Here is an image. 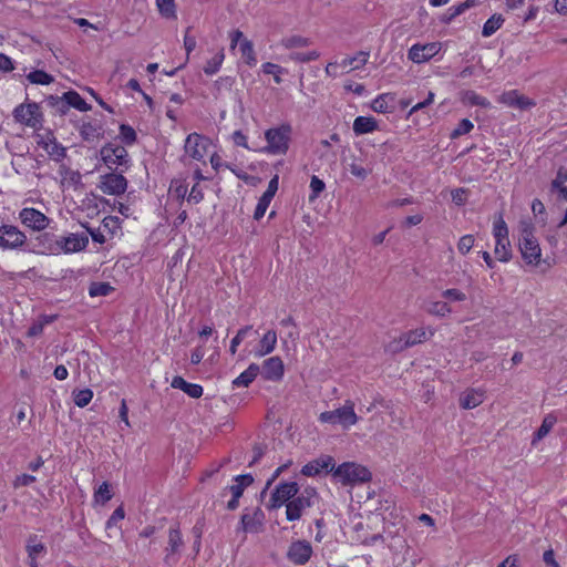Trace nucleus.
I'll return each instance as SVG.
<instances>
[{"label":"nucleus","mask_w":567,"mask_h":567,"mask_svg":"<svg viewBox=\"0 0 567 567\" xmlns=\"http://www.w3.org/2000/svg\"><path fill=\"white\" fill-rule=\"evenodd\" d=\"M461 101L470 105H477L482 107L491 106V103L486 97L478 95L475 91L472 90L463 91L461 93Z\"/></svg>","instance_id":"c85d7f7f"},{"label":"nucleus","mask_w":567,"mask_h":567,"mask_svg":"<svg viewBox=\"0 0 567 567\" xmlns=\"http://www.w3.org/2000/svg\"><path fill=\"white\" fill-rule=\"evenodd\" d=\"M265 514L261 508H254L252 513H244L240 518L238 532L258 534L264 530Z\"/></svg>","instance_id":"ddd939ff"},{"label":"nucleus","mask_w":567,"mask_h":567,"mask_svg":"<svg viewBox=\"0 0 567 567\" xmlns=\"http://www.w3.org/2000/svg\"><path fill=\"white\" fill-rule=\"evenodd\" d=\"M334 466H336V463H334L333 457L329 456V455H323V456H320V457L307 463L302 467L301 473L305 476H316L322 472L333 474Z\"/></svg>","instance_id":"dca6fc26"},{"label":"nucleus","mask_w":567,"mask_h":567,"mask_svg":"<svg viewBox=\"0 0 567 567\" xmlns=\"http://www.w3.org/2000/svg\"><path fill=\"white\" fill-rule=\"evenodd\" d=\"M404 343H405V340H404L403 336H401L400 338L394 339L391 342H389L385 346V350L391 353L401 352V351L408 349V346H404Z\"/></svg>","instance_id":"13d9d810"},{"label":"nucleus","mask_w":567,"mask_h":567,"mask_svg":"<svg viewBox=\"0 0 567 567\" xmlns=\"http://www.w3.org/2000/svg\"><path fill=\"white\" fill-rule=\"evenodd\" d=\"M369 53L367 52H359L354 56L346 58L343 59L339 65L343 69L351 68L352 70L359 69L360 66L364 65L368 61Z\"/></svg>","instance_id":"7c9ffc66"},{"label":"nucleus","mask_w":567,"mask_h":567,"mask_svg":"<svg viewBox=\"0 0 567 567\" xmlns=\"http://www.w3.org/2000/svg\"><path fill=\"white\" fill-rule=\"evenodd\" d=\"M333 477L342 485H354L371 480V473L362 465L355 463H343L333 470Z\"/></svg>","instance_id":"f03ea898"},{"label":"nucleus","mask_w":567,"mask_h":567,"mask_svg":"<svg viewBox=\"0 0 567 567\" xmlns=\"http://www.w3.org/2000/svg\"><path fill=\"white\" fill-rule=\"evenodd\" d=\"M224 59H225L224 51L220 50L210 60L207 61L206 65L204 66V72L207 75H213V74L217 73L223 64Z\"/></svg>","instance_id":"4c0bfd02"},{"label":"nucleus","mask_w":567,"mask_h":567,"mask_svg":"<svg viewBox=\"0 0 567 567\" xmlns=\"http://www.w3.org/2000/svg\"><path fill=\"white\" fill-rule=\"evenodd\" d=\"M28 555L30 560H35L37 557L45 551V547L41 543H34L33 539H30L27 546Z\"/></svg>","instance_id":"5fc2aeb1"},{"label":"nucleus","mask_w":567,"mask_h":567,"mask_svg":"<svg viewBox=\"0 0 567 567\" xmlns=\"http://www.w3.org/2000/svg\"><path fill=\"white\" fill-rule=\"evenodd\" d=\"M89 244V237L85 234H70L66 237L56 239V254L63 251L65 254L78 252L84 250Z\"/></svg>","instance_id":"f8f14e48"},{"label":"nucleus","mask_w":567,"mask_h":567,"mask_svg":"<svg viewBox=\"0 0 567 567\" xmlns=\"http://www.w3.org/2000/svg\"><path fill=\"white\" fill-rule=\"evenodd\" d=\"M27 241V236L17 226L2 225L0 227V248L18 249Z\"/></svg>","instance_id":"9d476101"},{"label":"nucleus","mask_w":567,"mask_h":567,"mask_svg":"<svg viewBox=\"0 0 567 567\" xmlns=\"http://www.w3.org/2000/svg\"><path fill=\"white\" fill-rule=\"evenodd\" d=\"M64 99L68 100L70 107L73 106L79 111H89L91 109V106L75 91L64 93Z\"/></svg>","instance_id":"c9c22d12"},{"label":"nucleus","mask_w":567,"mask_h":567,"mask_svg":"<svg viewBox=\"0 0 567 567\" xmlns=\"http://www.w3.org/2000/svg\"><path fill=\"white\" fill-rule=\"evenodd\" d=\"M27 79L32 84H41V85H48L51 84L54 79L49 73L42 71V70H35L30 72L27 75Z\"/></svg>","instance_id":"e433bc0d"},{"label":"nucleus","mask_w":567,"mask_h":567,"mask_svg":"<svg viewBox=\"0 0 567 567\" xmlns=\"http://www.w3.org/2000/svg\"><path fill=\"white\" fill-rule=\"evenodd\" d=\"M251 326H246L238 330L237 334L233 338L230 342L229 351L231 354H235L237 351V347L243 342L247 333L251 330Z\"/></svg>","instance_id":"3c124183"},{"label":"nucleus","mask_w":567,"mask_h":567,"mask_svg":"<svg viewBox=\"0 0 567 567\" xmlns=\"http://www.w3.org/2000/svg\"><path fill=\"white\" fill-rule=\"evenodd\" d=\"M80 134H81L82 138L86 142H95L102 135L101 127L96 126L95 124H93L91 122H85L81 125Z\"/></svg>","instance_id":"c756f323"},{"label":"nucleus","mask_w":567,"mask_h":567,"mask_svg":"<svg viewBox=\"0 0 567 567\" xmlns=\"http://www.w3.org/2000/svg\"><path fill=\"white\" fill-rule=\"evenodd\" d=\"M35 481H37V478L33 475L21 474V475L17 476L16 480L13 481V487L20 488L23 486H29L32 483H34Z\"/></svg>","instance_id":"680f3d73"},{"label":"nucleus","mask_w":567,"mask_h":567,"mask_svg":"<svg viewBox=\"0 0 567 567\" xmlns=\"http://www.w3.org/2000/svg\"><path fill=\"white\" fill-rule=\"evenodd\" d=\"M13 116L17 122L34 130L42 126V114L39 105L34 102L18 105L13 111Z\"/></svg>","instance_id":"423d86ee"},{"label":"nucleus","mask_w":567,"mask_h":567,"mask_svg":"<svg viewBox=\"0 0 567 567\" xmlns=\"http://www.w3.org/2000/svg\"><path fill=\"white\" fill-rule=\"evenodd\" d=\"M509 246V239L495 240L494 254L499 261L507 262L511 259Z\"/></svg>","instance_id":"473e14b6"},{"label":"nucleus","mask_w":567,"mask_h":567,"mask_svg":"<svg viewBox=\"0 0 567 567\" xmlns=\"http://www.w3.org/2000/svg\"><path fill=\"white\" fill-rule=\"evenodd\" d=\"M183 546L182 534L178 527H173L168 533V546L166 548L171 554H176Z\"/></svg>","instance_id":"72a5a7b5"},{"label":"nucleus","mask_w":567,"mask_h":567,"mask_svg":"<svg viewBox=\"0 0 567 567\" xmlns=\"http://www.w3.org/2000/svg\"><path fill=\"white\" fill-rule=\"evenodd\" d=\"M100 155L110 169L128 163V153L122 145L107 144L101 148Z\"/></svg>","instance_id":"6e6552de"},{"label":"nucleus","mask_w":567,"mask_h":567,"mask_svg":"<svg viewBox=\"0 0 567 567\" xmlns=\"http://www.w3.org/2000/svg\"><path fill=\"white\" fill-rule=\"evenodd\" d=\"M319 420L331 424L340 423L343 426L353 425L358 422V416L354 412V403L347 401L343 406L337 410L322 412Z\"/></svg>","instance_id":"7ed1b4c3"},{"label":"nucleus","mask_w":567,"mask_h":567,"mask_svg":"<svg viewBox=\"0 0 567 567\" xmlns=\"http://www.w3.org/2000/svg\"><path fill=\"white\" fill-rule=\"evenodd\" d=\"M388 100L393 101V97L390 94H381L372 102L373 111L378 113H386L390 111L391 106L388 103Z\"/></svg>","instance_id":"49530a36"},{"label":"nucleus","mask_w":567,"mask_h":567,"mask_svg":"<svg viewBox=\"0 0 567 567\" xmlns=\"http://www.w3.org/2000/svg\"><path fill=\"white\" fill-rule=\"evenodd\" d=\"M317 493L313 488H306L300 495L293 497L286 505V517L288 520L293 522L301 518L305 509L311 507L312 498Z\"/></svg>","instance_id":"39448f33"},{"label":"nucleus","mask_w":567,"mask_h":567,"mask_svg":"<svg viewBox=\"0 0 567 567\" xmlns=\"http://www.w3.org/2000/svg\"><path fill=\"white\" fill-rule=\"evenodd\" d=\"M158 10L166 18L175 17L174 0H156Z\"/></svg>","instance_id":"09e8293b"},{"label":"nucleus","mask_w":567,"mask_h":567,"mask_svg":"<svg viewBox=\"0 0 567 567\" xmlns=\"http://www.w3.org/2000/svg\"><path fill=\"white\" fill-rule=\"evenodd\" d=\"M503 22L504 19L501 14H493L483 25V37H491L502 27Z\"/></svg>","instance_id":"f704fd0d"},{"label":"nucleus","mask_w":567,"mask_h":567,"mask_svg":"<svg viewBox=\"0 0 567 567\" xmlns=\"http://www.w3.org/2000/svg\"><path fill=\"white\" fill-rule=\"evenodd\" d=\"M440 50L441 44L439 42L414 44L409 50V59L415 63H423L436 55Z\"/></svg>","instance_id":"f3484780"},{"label":"nucleus","mask_w":567,"mask_h":567,"mask_svg":"<svg viewBox=\"0 0 567 567\" xmlns=\"http://www.w3.org/2000/svg\"><path fill=\"white\" fill-rule=\"evenodd\" d=\"M452 200L458 206H462L467 200V190L465 188H455L451 192Z\"/></svg>","instance_id":"052dcab7"},{"label":"nucleus","mask_w":567,"mask_h":567,"mask_svg":"<svg viewBox=\"0 0 567 567\" xmlns=\"http://www.w3.org/2000/svg\"><path fill=\"white\" fill-rule=\"evenodd\" d=\"M377 128L373 117L358 116L353 122V131L357 135L370 133Z\"/></svg>","instance_id":"cd10ccee"},{"label":"nucleus","mask_w":567,"mask_h":567,"mask_svg":"<svg viewBox=\"0 0 567 567\" xmlns=\"http://www.w3.org/2000/svg\"><path fill=\"white\" fill-rule=\"evenodd\" d=\"M114 288L109 282H92L89 288L91 297H100L110 295Z\"/></svg>","instance_id":"37998d69"},{"label":"nucleus","mask_w":567,"mask_h":567,"mask_svg":"<svg viewBox=\"0 0 567 567\" xmlns=\"http://www.w3.org/2000/svg\"><path fill=\"white\" fill-rule=\"evenodd\" d=\"M290 132L291 130L288 125L268 130L265 134L267 141L266 151L271 154H285L288 150Z\"/></svg>","instance_id":"20e7f679"},{"label":"nucleus","mask_w":567,"mask_h":567,"mask_svg":"<svg viewBox=\"0 0 567 567\" xmlns=\"http://www.w3.org/2000/svg\"><path fill=\"white\" fill-rule=\"evenodd\" d=\"M204 198V194L202 188L198 187V184L194 185L189 192L188 195V202H194L195 204H198Z\"/></svg>","instance_id":"338daca9"},{"label":"nucleus","mask_w":567,"mask_h":567,"mask_svg":"<svg viewBox=\"0 0 567 567\" xmlns=\"http://www.w3.org/2000/svg\"><path fill=\"white\" fill-rule=\"evenodd\" d=\"M125 516L124 508L122 506H118L111 517L106 522V527L111 528L113 525H115L117 522L122 520Z\"/></svg>","instance_id":"69168bd1"},{"label":"nucleus","mask_w":567,"mask_h":567,"mask_svg":"<svg viewBox=\"0 0 567 567\" xmlns=\"http://www.w3.org/2000/svg\"><path fill=\"white\" fill-rule=\"evenodd\" d=\"M474 4H475V0H465L464 2L460 3L458 6L450 8V10H449L450 11V16H449L446 21H451L452 19H454L455 17L462 14L467 9L473 7Z\"/></svg>","instance_id":"603ef678"},{"label":"nucleus","mask_w":567,"mask_h":567,"mask_svg":"<svg viewBox=\"0 0 567 567\" xmlns=\"http://www.w3.org/2000/svg\"><path fill=\"white\" fill-rule=\"evenodd\" d=\"M120 133H121L123 141L128 145L133 144L136 141V133H135L134 128L131 127L130 125L122 124L120 126Z\"/></svg>","instance_id":"6e6d98bb"},{"label":"nucleus","mask_w":567,"mask_h":567,"mask_svg":"<svg viewBox=\"0 0 567 567\" xmlns=\"http://www.w3.org/2000/svg\"><path fill=\"white\" fill-rule=\"evenodd\" d=\"M319 56H320V54L318 51H310L307 53L295 52L289 55V59L292 61H296V62L305 63V62L315 61Z\"/></svg>","instance_id":"8fccbe9b"},{"label":"nucleus","mask_w":567,"mask_h":567,"mask_svg":"<svg viewBox=\"0 0 567 567\" xmlns=\"http://www.w3.org/2000/svg\"><path fill=\"white\" fill-rule=\"evenodd\" d=\"M483 402V392L477 390H468L463 393L460 404L463 409L470 410L478 406Z\"/></svg>","instance_id":"a878e982"},{"label":"nucleus","mask_w":567,"mask_h":567,"mask_svg":"<svg viewBox=\"0 0 567 567\" xmlns=\"http://www.w3.org/2000/svg\"><path fill=\"white\" fill-rule=\"evenodd\" d=\"M423 308L429 315L436 317H445L452 312L447 302L439 300H429L424 303Z\"/></svg>","instance_id":"393cba45"},{"label":"nucleus","mask_w":567,"mask_h":567,"mask_svg":"<svg viewBox=\"0 0 567 567\" xmlns=\"http://www.w3.org/2000/svg\"><path fill=\"white\" fill-rule=\"evenodd\" d=\"M262 72L268 75H272L277 84L282 82L281 74L286 73V70L278 64L266 62L261 66Z\"/></svg>","instance_id":"a19ab883"},{"label":"nucleus","mask_w":567,"mask_h":567,"mask_svg":"<svg viewBox=\"0 0 567 567\" xmlns=\"http://www.w3.org/2000/svg\"><path fill=\"white\" fill-rule=\"evenodd\" d=\"M51 144H45V152L55 161H60L65 157V147H63L55 140H50Z\"/></svg>","instance_id":"ea45409f"},{"label":"nucleus","mask_w":567,"mask_h":567,"mask_svg":"<svg viewBox=\"0 0 567 567\" xmlns=\"http://www.w3.org/2000/svg\"><path fill=\"white\" fill-rule=\"evenodd\" d=\"M21 224L34 231H41L49 226L50 219L35 208H23L19 213Z\"/></svg>","instance_id":"9b49d317"},{"label":"nucleus","mask_w":567,"mask_h":567,"mask_svg":"<svg viewBox=\"0 0 567 567\" xmlns=\"http://www.w3.org/2000/svg\"><path fill=\"white\" fill-rule=\"evenodd\" d=\"M209 144L210 142L207 137L197 133H192L185 141V156L195 161H203L207 154Z\"/></svg>","instance_id":"1a4fd4ad"},{"label":"nucleus","mask_w":567,"mask_h":567,"mask_svg":"<svg viewBox=\"0 0 567 567\" xmlns=\"http://www.w3.org/2000/svg\"><path fill=\"white\" fill-rule=\"evenodd\" d=\"M299 486L296 482H284L276 486L271 493L267 507L269 509L279 508L284 504L287 505L293 497L297 496Z\"/></svg>","instance_id":"0eeeda50"},{"label":"nucleus","mask_w":567,"mask_h":567,"mask_svg":"<svg viewBox=\"0 0 567 567\" xmlns=\"http://www.w3.org/2000/svg\"><path fill=\"white\" fill-rule=\"evenodd\" d=\"M442 297L451 301H464L466 299V295L455 288L444 290Z\"/></svg>","instance_id":"bf43d9fd"},{"label":"nucleus","mask_w":567,"mask_h":567,"mask_svg":"<svg viewBox=\"0 0 567 567\" xmlns=\"http://www.w3.org/2000/svg\"><path fill=\"white\" fill-rule=\"evenodd\" d=\"M49 104L55 109L56 113L60 115L66 114V112L70 110L68 100L64 99V94L62 96H53L51 95L49 99Z\"/></svg>","instance_id":"c03bdc74"},{"label":"nucleus","mask_w":567,"mask_h":567,"mask_svg":"<svg viewBox=\"0 0 567 567\" xmlns=\"http://www.w3.org/2000/svg\"><path fill=\"white\" fill-rule=\"evenodd\" d=\"M473 127H474L473 123L470 120L464 118L458 123L457 127L452 132L451 137L456 138V137H460L461 135L467 134L473 130Z\"/></svg>","instance_id":"864d4df0"},{"label":"nucleus","mask_w":567,"mask_h":567,"mask_svg":"<svg viewBox=\"0 0 567 567\" xmlns=\"http://www.w3.org/2000/svg\"><path fill=\"white\" fill-rule=\"evenodd\" d=\"M285 365L279 357H271L264 361L260 372L269 381H279L284 377Z\"/></svg>","instance_id":"a211bd4d"},{"label":"nucleus","mask_w":567,"mask_h":567,"mask_svg":"<svg viewBox=\"0 0 567 567\" xmlns=\"http://www.w3.org/2000/svg\"><path fill=\"white\" fill-rule=\"evenodd\" d=\"M100 189L107 195H121L127 188V181L122 174L109 173L101 176Z\"/></svg>","instance_id":"4468645a"},{"label":"nucleus","mask_w":567,"mask_h":567,"mask_svg":"<svg viewBox=\"0 0 567 567\" xmlns=\"http://www.w3.org/2000/svg\"><path fill=\"white\" fill-rule=\"evenodd\" d=\"M433 333L434 332L432 330H429V332H427L426 329H424V328L411 330V331L402 334L405 340L404 346H408V348H410L415 344L422 343L425 340H427L429 337L433 336Z\"/></svg>","instance_id":"5701e85b"},{"label":"nucleus","mask_w":567,"mask_h":567,"mask_svg":"<svg viewBox=\"0 0 567 567\" xmlns=\"http://www.w3.org/2000/svg\"><path fill=\"white\" fill-rule=\"evenodd\" d=\"M277 344V333L275 330H268L259 341V344L255 351L257 357H264L271 353Z\"/></svg>","instance_id":"412c9836"},{"label":"nucleus","mask_w":567,"mask_h":567,"mask_svg":"<svg viewBox=\"0 0 567 567\" xmlns=\"http://www.w3.org/2000/svg\"><path fill=\"white\" fill-rule=\"evenodd\" d=\"M311 43L310 39L301 35H291L281 40V45L285 49L305 48Z\"/></svg>","instance_id":"58836bf2"},{"label":"nucleus","mask_w":567,"mask_h":567,"mask_svg":"<svg viewBox=\"0 0 567 567\" xmlns=\"http://www.w3.org/2000/svg\"><path fill=\"white\" fill-rule=\"evenodd\" d=\"M556 422L557 417L553 413H548L547 415H545L542 425L534 434L532 445L535 446L538 441L543 440L551 431Z\"/></svg>","instance_id":"b1692460"},{"label":"nucleus","mask_w":567,"mask_h":567,"mask_svg":"<svg viewBox=\"0 0 567 567\" xmlns=\"http://www.w3.org/2000/svg\"><path fill=\"white\" fill-rule=\"evenodd\" d=\"M254 483V477L250 474L238 475L235 477V484L228 488L235 498H240L245 488Z\"/></svg>","instance_id":"bb28decb"},{"label":"nucleus","mask_w":567,"mask_h":567,"mask_svg":"<svg viewBox=\"0 0 567 567\" xmlns=\"http://www.w3.org/2000/svg\"><path fill=\"white\" fill-rule=\"evenodd\" d=\"M312 555V547L307 540L293 542L287 551V557L296 565H305Z\"/></svg>","instance_id":"2eb2a0df"},{"label":"nucleus","mask_w":567,"mask_h":567,"mask_svg":"<svg viewBox=\"0 0 567 567\" xmlns=\"http://www.w3.org/2000/svg\"><path fill=\"white\" fill-rule=\"evenodd\" d=\"M349 169H350V173L360 178V179H365L367 176L369 175V171L365 169L363 166L357 164V163H351L349 165Z\"/></svg>","instance_id":"0e129e2a"},{"label":"nucleus","mask_w":567,"mask_h":567,"mask_svg":"<svg viewBox=\"0 0 567 567\" xmlns=\"http://www.w3.org/2000/svg\"><path fill=\"white\" fill-rule=\"evenodd\" d=\"M172 388L184 391L193 399H198L203 395V388L199 384L188 383L182 377H174L171 383Z\"/></svg>","instance_id":"aec40b11"},{"label":"nucleus","mask_w":567,"mask_h":567,"mask_svg":"<svg viewBox=\"0 0 567 567\" xmlns=\"http://www.w3.org/2000/svg\"><path fill=\"white\" fill-rule=\"evenodd\" d=\"M567 182V168L564 166H560L557 171L556 177L551 181V186L557 187L559 186V183Z\"/></svg>","instance_id":"774afa93"},{"label":"nucleus","mask_w":567,"mask_h":567,"mask_svg":"<svg viewBox=\"0 0 567 567\" xmlns=\"http://www.w3.org/2000/svg\"><path fill=\"white\" fill-rule=\"evenodd\" d=\"M239 50H240L241 56L244 58L245 62L248 65L254 66L257 63L256 54L254 51V45L250 40L243 39V41L239 45Z\"/></svg>","instance_id":"2f4dec72"},{"label":"nucleus","mask_w":567,"mask_h":567,"mask_svg":"<svg viewBox=\"0 0 567 567\" xmlns=\"http://www.w3.org/2000/svg\"><path fill=\"white\" fill-rule=\"evenodd\" d=\"M113 497V494L110 491L109 483H102L99 488L94 492V501L99 504H105Z\"/></svg>","instance_id":"a18cd8bd"},{"label":"nucleus","mask_w":567,"mask_h":567,"mask_svg":"<svg viewBox=\"0 0 567 567\" xmlns=\"http://www.w3.org/2000/svg\"><path fill=\"white\" fill-rule=\"evenodd\" d=\"M499 102L519 110H528L535 106V102L532 99L519 94L516 90L503 93L499 96Z\"/></svg>","instance_id":"6ab92c4d"},{"label":"nucleus","mask_w":567,"mask_h":567,"mask_svg":"<svg viewBox=\"0 0 567 567\" xmlns=\"http://www.w3.org/2000/svg\"><path fill=\"white\" fill-rule=\"evenodd\" d=\"M234 83H235L234 78L225 76V78H219L215 82V86H216V90L218 91V93H220L223 90L230 91Z\"/></svg>","instance_id":"e2e57ef3"},{"label":"nucleus","mask_w":567,"mask_h":567,"mask_svg":"<svg viewBox=\"0 0 567 567\" xmlns=\"http://www.w3.org/2000/svg\"><path fill=\"white\" fill-rule=\"evenodd\" d=\"M519 250L526 264L535 267L540 264L542 249L534 236L533 227L527 223L520 225Z\"/></svg>","instance_id":"f257e3e1"},{"label":"nucleus","mask_w":567,"mask_h":567,"mask_svg":"<svg viewBox=\"0 0 567 567\" xmlns=\"http://www.w3.org/2000/svg\"><path fill=\"white\" fill-rule=\"evenodd\" d=\"M493 234L495 240L508 239V228L502 216L494 221Z\"/></svg>","instance_id":"de8ad7c7"},{"label":"nucleus","mask_w":567,"mask_h":567,"mask_svg":"<svg viewBox=\"0 0 567 567\" xmlns=\"http://www.w3.org/2000/svg\"><path fill=\"white\" fill-rule=\"evenodd\" d=\"M474 245V237L472 235H465L461 237L457 244V249L462 255H466Z\"/></svg>","instance_id":"4d7b16f0"},{"label":"nucleus","mask_w":567,"mask_h":567,"mask_svg":"<svg viewBox=\"0 0 567 567\" xmlns=\"http://www.w3.org/2000/svg\"><path fill=\"white\" fill-rule=\"evenodd\" d=\"M260 367L256 363H251L239 377L233 381V385L240 388H247L259 374Z\"/></svg>","instance_id":"4be33fe9"},{"label":"nucleus","mask_w":567,"mask_h":567,"mask_svg":"<svg viewBox=\"0 0 567 567\" xmlns=\"http://www.w3.org/2000/svg\"><path fill=\"white\" fill-rule=\"evenodd\" d=\"M93 398V392L90 389L75 390L73 392L74 404L79 408L86 406Z\"/></svg>","instance_id":"79ce46f5"}]
</instances>
